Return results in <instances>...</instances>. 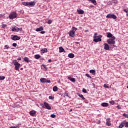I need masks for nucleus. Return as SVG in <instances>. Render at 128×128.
<instances>
[{
    "instance_id": "obj_41",
    "label": "nucleus",
    "mask_w": 128,
    "mask_h": 128,
    "mask_svg": "<svg viewBox=\"0 0 128 128\" xmlns=\"http://www.w3.org/2000/svg\"><path fill=\"white\" fill-rule=\"evenodd\" d=\"M54 97L52 96H49V99L50 100H54Z\"/></svg>"
},
{
    "instance_id": "obj_29",
    "label": "nucleus",
    "mask_w": 128,
    "mask_h": 128,
    "mask_svg": "<svg viewBox=\"0 0 128 128\" xmlns=\"http://www.w3.org/2000/svg\"><path fill=\"white\" fill-rule=\"evenodd\" d=\"M2 28H6L8 26V25L6 24H2V26H1Z\"/></svg>"
},
{
    "instance_id": "obj_1",
    "label": "nucleus",
    "mask_w": 128,
    "mask_h": 128,
    "mask_svg": "<svg viewBox=\"0 0 128 128\" xmlns=\"http://www.w3.org/2000/svg\"><path fill=\"white\" fill-rule=\"evenodd\" d=\"M22 4L26 6H36L34 2H22Z\"/></svg>"
},
{
    "instance_id": "obj_32",
    "label": "nucleus",
    "mask_w": 128,
    "mask_h": 128,
    "mask_svg": "<svg viewBox=\"0 0 128 128\" xmlns=\"http://www.w3.org/2000/svg\"><path fill=\"white\" fill-rule=\"evenodd\" d=\"M122 116H124V118H128V114L124 113V114H123Z\"/></svg>"
},
{
    "instance_id": "obj_58",
    "label": "nucleus",
    "mask_w": 128,
    "mask_h": 128,
    "mask_svg": "<svg viewBox=\"0 0 128 128\" xmlns=\"http://www.w3.org/2000/svg\"><path fill=\"white\" fill-rule=\"evenodd\" d=\"M58 83L60 82V80H58Z\"/></svg>"
},
{
    "instance_id": "obj_54",
    "label": "nucleus",
    "mask_w": 128,
    "mask_h": 128,
    "mask_svg": "<svg viewBox=\"0 0 128 128\" xmlns=\"http://www.w3.org/2000/svg\"><path fill=\"white\" fill-rule=\"evenodd\" d=\"M18 60H22V58H18Z\"/></svg>"
},
{
    "instance_id": "obj_42",
    "label": "nucleus",
    "mask_w": 128,
    "mask_h": 128,
    "mask_svg": "<svg viewBox=\"0 0 128 128\" xmlns=\"http://www.w3.org/2000/svg\"><path fill=\"white\" fill-rule=\"evenodd\" d=\"M110 104H114V100L110 101Z\"/></svg>"
},
{
    "instance_id": "obj_60",
    "label": "nucleus",
    "mask_w": 128,
    "mask_h": 128,
    "mask_svg": "<svg viewBox=\"0 0 128 128\" xmlns=\"http://www.w3.org/2000/svg\"><path fill=\"white\" fill-rule=\"evenodd\" d=\"M70 110L72 111V110Z\"/></svg>"
},
{
    "instance_id": "obj_16",
    "label": "nucleus",
    "mask_w": 128,
    "mask_h": 128,
    "mask_svg": "<svg viewBox=\"0 0 128 128\" xmlns=\"http://www.w3.org/2000/svg\"><path fill=\"white\" fill-rule=\"evenodd\" d=\"M106 34H107V38H112V36H114L110 32H107Z\"/></svg>"
},
{
    "instance_id": "obj_44",
    "label": "nucleus",
    "mask_w": 128,
    "mask_h": 128,
    "mask_svg": "<svg viewBox=\"0 0 128 128\" xmlns=\"http://www.w3.org/2000/svg\"><path fill=\"white\" fill-rule=\"evenodd\" d=\"M97 38H102V35H99L98 36H97Z\"/></svg>"
},
{
    "instance_id": "obj_36",
    "label": "nucleus",
    "mask_w": 128,
    "mask_h": 128,
    "mask_svg": "<svg viewBox=\"0 0 128 128\" xmlns=\"http://www.w3.org/2000/svg\"><path fill=\"white\" fill-rule=\"evenodd\" d=\"M104 88H109L108 84H104Z\"/></svg>"
},
{
    "instance_id": "obj_40",
    "label": "nucleus",
    "mask_w": 128,
    "mask_h": 128,
    "mask_svg": "<svg viewBox=\"0 0 128 128\" xmlns=\"http://www.w3.org/2000/svg\"><path fill=\"white\" fill-rule=\"evenodd\" d=\"M52 21L51 20H48L47 24H52Z\"/></svg>"
},
{
    "instance_id": "obj_13",
    "label": "nucleus",
    "mask_w": 128,
    "mask_h": 128,
    "mask_svg": "<svg viewBox=\"0 0 128 128\" xmlns=\"http://www.w3.org/2000/svg\"><path fill=\"white\" fill-rule=\"evenodd\" d=\"M20 28L16 26L13 27L12 28V32H18Z\"/></svg>"
},
{
    "instance_id": "obj_31",
    "label": "nucleus",
    "mask_w": 128,
    "mask_h": 128,
    "mask_svg": "<svg viewBox=\"0 0 128 128\" xmlns=\"http://www.w3.org/2000/svg\"><path fill=\"white\" fill-rule=\"evenodd\" d=\"M6 78V77L4 76H0V80H4Z\"/></svg>"
},
{
    "instance_id": "obj_30",
    "label": "nucleus",
    "mask_w": 128,
    "mask_h": 128,
    "mask_svg": "<svg viewBox=\"0 0 128 128\" xmlns=\"http://www.w3.org/2000/svg\"><path fill=\"white\" fill-rule=\"evenodd\" d=\"M68 80H74L76 79L74 78L68 76Z\"/></svg>"
},
{
    "instance_id": "obj_23",
    "label": "nucleus",
    "mask_w": 128,
    "mask_h": 128,
    "mask_svg": "<svg viewBox=\"0 0 128 128\" xmlns=\"http://www.w3.org/2000/svg\"><path fill=\"white\" fill-rule=\"evenodd\" d=\"M88 2H92L94 6H96V0H88Z\"/></svg>"
},
{
    "instance_id": "obj_57",
    "label": "nucleus",
    "mask_w": 128,
    "mask_h": 128,
    "mask_svg": "<svg viewBox=\"0 0 128 128\" xmlns=\"http://www.w3.org/2000/svg\"><path fill=\"white\" fill-rule=\"evenodd\" d=\"M126 16H128V13H126Z\"/></svg>"
},
{
    "instance_id": "obj_45",
    "label": "nucleus",
    "mask_w": 128,
    "mask_h": 128,
    "mask_svg": "<svg viewBox=\"0 0 128 128\" xmlns=\"http://www.w3.org/2000/svg\"><path fill=\"white\" fill-rule=\"evenodd\" d=\"M124 12H126V14H128V10H126V9H124Z\"/></svg>"
},
{
    "instance_id": "obj_22",
    "label": "nucleus",
    "mask_w": 128,
    "mask_h": 128,
    "mask_svg": "<svg viewBox=\"0 0 128 128\" xmlns=\"http://www.w3.org/2000/svg\"><path fill=\"white\" fill-rule=\"evenodd\" d=\"M90 73L92 74L93 76H96V70H90Z\"/></svg>"
},
{
    "instance_id": "obj_56",
    "label": "nucleus",
    "mask_w": 128,
    "mask_h": 128,
    "mask_svg": "<svg viewBox=\"0 0 128 128\" xmlns=\"http://www.w3.org/2000/svg\"><path fill=\"white\" fill-rule=\"evenodd\" d=\"M72 82H76L75 80H72Z\"/></svg>"
},
{
    "instance_id": "obj_52",
    "label": "nucleus",
    "mask_w": 128,
    "mask_h": 128,
    "mask_svg": "<svg viewBox=\"0 0 128 128\" xmlns=\"http://www.w3.org/2000/svg\"><path fill=\"white\" fill-rule=\"evenodd\" d=\"M75 44H80V42H75Z\"/></svg>"
},
{
    "instance_id": "obj_55",
    "label": "nucleus",
    "mask_w": 128,
    "mask_h": 128,
    "mask_svg": "<svg viewBox=\"0 0 128 128\" xmlns=\"http://www.w3.org/2000/svg\"><path fill=\"white\" fill-rule=\"evenodd\" d=\"M85 32H88V30H86Z\"/></svg>"
},
{
    "instance_id": "obj_50",
    "label": "nucleus",
    "mask_w": 128,
    "mask_h": 128,
    "mask_svg": "<svg viewBox=\"0 0 128 128\" xmlns=\"http://www.w3.org/2000/svg\"><path fill=\"white\" fill-rule=\"evenodd\" d=\"M66 96H68V93L66 92Z\"/></svg>"
},
{
    "instance_id": "obj_38",
    "label": "nucleus",
    "mask_w": 128,
    "mask_h": 128,
    "mask_svg": "<svg viewBox=\"0 0 128 128\" xmlns=\"http://www.w3.org/2000/svg\"><path fill=\"white\" fill-rule=\"evenodd\" d=\"M12 46H14V48H16V46H18V44L16 43H13Z\"/></svg>"
},
{
    "instance_id": "obj_26",
    "label": "nucleus",
    "mask_w": 128,
    "mask_h": 128,
    "mask_svg": "<svg viewBox=\"0 0 128 128\" xmlns=\"http://www.w3.org/2000/svg\"><path fill=\"white\" fill-rule=\"evenodd\" d=\"M53 90H54V92H58V86H54L53 88Z\"/></svg>"
},
{
    "instance_id": "obj_51",
    "label": "nucleus",
    "mask_w": 128,
    "mask_h": 128,
    "mask_svg": "<svg viewBox=\"0 0 128 128\" xmlns=\"http://www.w3.org/2000/svg\"><path fill=\"white\" fill-rule=\"evenodd\" d=\"M48 62H52V60H48Z\"/></svg>"
},
{
    "instance_id": "obj_37",
    "label": "nucleus",
    "mask_w": 128,
    "mask_h": 128,
    "mask_svg": "<svg viewBox=\"0 0 128 128\" xmlns=\"http://www.w3.org/2000/svg\"><path fill=\"white\" fill-rule=\"evenodd\" d=\"M56 114H52L50 115V118H56Z\"/></svg>"
},
{
    "instance_id": "obj_28",
    "label": "nucleus",
    "mask_w": 128,
    "mask_h": 128,
    "mask_svg": "<svg viewBox=\"0 0 128 128\" xmlns=\"http://www.w3.org/2000/svg\"><path fill=\"white\" fill-rule=\"evenodd\" d=\"M40 82H42V83H46V82H48V84L50 83V80H40Z\"/></svg>"
},
{
    "instance_id": "obj_17",
    "label": "nucleus",
    "mask_w": 128,
    "mask_h": 128,
    "mask_svg": "<svg viewBox=\"0 0 128 128\" xmlns=\"http://www.w3.org/2000/svg\"><path fill=\"white\" fill-rule=\"evenodd\" d=\"M59 52H66V51L64 50V49L63 48L62 46H60L59 48Z\"/></svg>"
},
{
    "instance_id": "obj_33",
    "label": "nucleus",
    "mask_w": 128,
    "mask_h": 128,
    "mask_svg": "<svg viewBox=\"0 0 128 128\" xmlns=\"http://www.w3.org/2000/svg\"><path fill=\"white\" fill-rule=\"evenodd\" d=\"M82 92H84V94H86L88 92V91H86V90L84 88L82 89Z\"/></svg>"
},
{
    "instance_id": "obj_43",
    "label": "nucleus",
    "mask_w": 128,
    "mask_h": 128,
    "mask_svg": "<svg viewBox=\"0 0 128 128\" xmlns=\"http://www.w3.org/2000/svg\"><path fill=\"white\" fill-rule=\"evenodd\" d=\"M4 48H6V50H8V48H10V46H8V45H6L4 46Z\"/></svg>"
},
{
    "instance_id": "obj_48",
    "label": "nucleus",
    "mask_w": 128,
    "mask_h": 128,
    "mask_svg": "<svg viewBox=\"0 0 128 128\" xmlns=\"http://www.w3.org/2000/svg\"><path fill=\"white\" fill-rule=\"evenodd\" d=\"M116 108H118V110H120V106H116Z\"/></svg>"
},
{
    "instance_id": "obj_3",
    "label": "nucleus",
    "mask_w": 128,
    "mask_h": 128,
    "mask_svg": "<svg viewBox=\"0 0 128 128\" xmlns=\"http://www.w3.org/2000/svg\"><path fill=\"white\" fill-rule=\"evenodd\" d=\"M114 40H116V37L112 36V38L108 39L106 41V42H108V44H116V41Z\"/></svg>"
},
{
    "instance_id": "obj_24",
    "label": "nucleus",
    "mask_w": 128,
    "mask_h": 128,
    "mask_svg": "<svg viewBox=\"0 0 128 128\" xmlns=\"http://www.w3.org/2000/svg\"><path fill=\"white\" fill-rule=\"evenodd\" d=\"M78 96L80 98H82V100H86V98H84V96L83 94H78Z\"/></svg>"
},
{
    "instance_id": "obj_8",
    "label": "nucleus",
    "mask_w": 128,
    "mask_h": 128,
    "mask_svg": "<svg viewBox=\"0 0 128 128\" xmlns=\"http://www.w3.org/2000/svg\"><path fill=\"white\" fill-rule=\"evenodd\" d=\"M14 66H15V70H18V69L20 68V64L18 63V62H14Z\"/></svg>"
},
{
    "instance_id": "obj_27",
    "label": "nucleus",
    "mask_w": 128,
    "mask_h": 128,
    "mask_svg": "<svg viewBox=\"0 0 128 128\" xmlns=\"http://www.w3.org/2000/svg\"><path fill=\"white\" fill-rule=\"evenodd\" d=\"M124 126V123L123 122H121V124H120L118 128H122Z\"/></svg>"
},
{
    "instance_id": "obj_53",
    "label": "nucleus",
    "mask_w": 128,
    "mask_h": 128,
    "mask_svg": "<svg viewBox=\"0 0 128 128\" xmlns=\"http://www.w3.org/2000/svg\"><path fill=\"white\" fill-rule=\"evenodd\" d=\"M10 128H16V126H10Z\"/></svg>"
},
{
    "instance_id": "obj_12",
    "label": "nucleus",
    "mask_w": 128,
    "mask_h": 128,
    "mask_svg": "<svg viewBox=\"0 0 128 128\" xmlns=\"http://www.w3.org/2000/svg\"><path fill=\"white\" fill-rule=\"evenodd\" d=\"M94 42H102V38H94Z\"/></svg>"
},
{
    "instance_id": "obj_49",
    "label": "nucleus",
    "mask_w": 128,
    "mask_h": 128,
    "mask_svg": "<svg viewBox=\"0 0 128 128\" xmlns=\"http://www.w3.org/2000/svg\"><path fill=\"white\" fill-rule=\"evenodd\" d=\"M43 67L44 68H46V70L48 68H46V65H43Z\"/></svg>"
},
{
    "instance_id": "obj_20",
    "label": "nucleus",
    "mask_w": 128,
    "mask_h": 128,
    "mask_svg": "<svg viewBox=\"0 0 128 128\" xmlns=\"http://www.w3.org/2000/svg\"><path fill=\"white\" fill-rule=\"evenodd\" d=\"M41 52L42 54H44V52H48V49L46 48H44L41 50Z\"/></svg>"
},
{
    "instance_id": "obj_35",
    "label": "nucleus",
    "mask_w": 128,
    "mask_h": 128,
    "mask_svg": "<svg viewBox=\"0 0 128 128\" xmlns=\"http://www.w3.org/2000/svg\"><path fill=\"white\" fill-rule=\"evenodd\" d=\"M98 33L96 32H95L94 34V38H98Z\"/></svg>"
},
{
    "instance_id": "obj_59",
    "label": "nucleus",
    "mask_w": 128,
    "mask_h": 128,
    "mask_svg": "<svg viewBox=\"0 0 128 128\" xmlns=\"http://www.w3.org/2000/svg\"><path fill=\"white\" fill-rule=\"evenodd\" d=\"M127 88H128V86H127Z\"/></svg>"
},
{
    "instance_id": "obj_25",
    "label": "nucleus",
    "mask_w": 128,
    "mask_h": 128,
    "mask_svg": "<svg viewBox=\"0 0 128 128\" xmlns=\"http://www.w3.org/2000/svg\"><path fill=\"white\" fill-rule=\"evenodd\" d=\"M34 58L38 60V58H40V54H36L34 55Z\"/></svg>"
},
{
    "instance_id": "obj_39",
    "label": "nucleus",
    "mask_w": 128,
    "mask_h": 128,
    "mask_svg": "<svg viewBox=\"0 0 128 128\" xmlns=\"http://www.w3.org/2000/svg\"><path fill=\"white\" fill-rule=\"evenodd\" d=\"M86 76H87V78H92V76H90V74H86Z\"/></svg>"
},
{
    "instance_id": "obj_18",
    "label": "nucleus",
    "mask_w": 128,
    "mask_h": 128,
    "mask_svg": "<svg viewBox=\"0 0 128 128\" xmlns=\"http://www.w3.org/2000/svg\"><path fill=\"white\" fill-rule=\"evenodd\" d=\"M68 56L70 58H74V54L72 53H70L68 54Z\"/></svg>"
},
{
    "instance_id": "obj_6",
    "label": "nucleus",
    "mask_w": 128,
    "mask_h": 128,
    "mask_svg": "<svg viewBox=\"0 0 128 128\" xmlns=\"http://www.w3.org/2000/svg\"><path fill=\"white\" fill-rule=\"evenodd\" d=\"M10 38L12 40H20V36H18L16 35H12L11 36Z\"/></svg>"
},
{
    "instance_id": "obj_14",
    "label": "nucleus",
    "mask_w": 128,
    "mask_h": 128,
    "mask_svg": "<svg viewBox=\"0 0 128 128\" xmlns=\"http://www.w3.org/2000/svg\"><path fill=\"white\" fill-rule=\"evenodd\" d=\"M29 114L30 116H36V111L34 110L30 111Z\"/></svg>"
},
{
    "instance_id": "obj_46",
    "label": "nucleus",
    "mask_w": 128,
    "mask_h": 128,
    "mask_svg": "<svg viewBox=\"0 0 128 128\" xmlns=\"http://www.w3.org/2000/svg\"><path fill=\"white\" fill-rule=\"evenodd\" d=\"M40 34H46V31H41Z\"/></svg>"
},
{
    "instance_id": "obj_7",
    "label": "nucleus",
    "mask_w": 128,
    "mask_h": 128,
    "mask_svg": "<svg viewBox=\"0 0 128 128\" xmlns=\"http://www.w3.org/2000/svg\"><path fill=\"white\" fill-rule=\"evenodd\" d=\"M44 106L42 107L44 108H46V110H52V107H50L48 103H47L46 102H44Z\"/></svg>"
},
{
    "instance_id": "obj_2",
    "label": "nucleus",
    "mask_w": 128,
    "mask_h": 128,
    "mask_svg": "<svg viewBox=\"0 0 128 128\" xmlns=\"http://www.w3.org/2000/svg\"><path fill=\"white\" fill-rule=\"evenodd\" d=\"M76 30H78V28L76 27H72V30H70L68 33L70 36L74 38V33L76 32Z\"/></svg>"
},
{
    "instance_id": "obj_21",
    "label": "nucleus",
    "mask_w": 128,
    "mask_h": 128,
    "mask_svg": "<svg viewBox=\"0 0 128 128\" xmlns=\"http://www.w3.org/2000/svg\"><path fill=\"white\" fill-rule=\"evenodd\" d=\"M101 106H104L105 108H106V106H108V104L106 102H103L101 104Z\"/></svg>"
},
{
    "instance_id": "obj_5",
    "label": "nucleus",
    "mask_w": 128,
    "mask_h": 128,
    "mask_svg": "<svg viewBox=\"0 0 128 128\" xmlns=\"http://www.w3.org/2000/svg\"><path fill=\"white\" fill-rule=\"evenodd\" d=\"M106 18H112L113 20H116V16L114 14H108Z\"/></svg>"
},
{
    "instance_id": "obj_4",
    "label": "nucleus",
    "mask_w": 128,
    "mask_h": 128,
    "mask_svg": "<svg viewBox=\"0 0 128 128\" xmlns=\"http://www.w3.org/2000/svg\"><path fill=\"white\" fill-rule=\"evenodd\" d=\"M16 18V12H11L9 15V18H10V20H14V18Z\"/></svg>"
},
{
    "instance_id": "obj_47",
    "label": "nucleus",
    "mask_w": 128,
    "mask_h": 128,
    "mask_svg": "<svg viewBox=\"0 0 128 128\" xmlns=\"http://www.w3.org/2000/svg\"><path fill=\"white\" fill-rule=\"evenodd\" d=\"M40 80H46V78H42L40 79Z\"/></svg>"
},
{
    "instance_id": "obj_9",
    "label": "nucleus",
    "mask_w": 128,
    "mask_h": 128,
    "mask_svg": "<svg viewBox=\"0 0 128 128\" xmlns=\"http://www.w3.org/2000/svg\"><path fill=\"white\" fill-rule=\"evenodd\" d=\"M106 124L108 126H112V123H110V118H107L106 120Z\"/></svg>"
},
{
    "instance_id": "obj_34",
    "label": "nucleus",
    "mask_w": 128,
    "mask_h": 128,
    "mask_svg": "<svg viewBox=\"0 0 128 128\" xmlns=\"http://www.w3.org/2000/svg\"><path fill=\"white\" fill-rule=\"evenodd\" d=\"M124 126L126 128H128V122H126L125 123H124Z\"/></svg>"
},
{
    "instance_id": "obj_15",
    "label": "nucleus",
    "mask_w": 128,
    "mask_h": 128,
    "mask_svg": "<svg viewBox=\"0 0 128 128\" xmlns=\"http://www.w3.org/2000/svg\"><path fill=\"white\" fill-rule=\"evenodd\" d=\"M24 60L28 64V62H30V60L28 57H24Z\"/></svg>"
},
{
    "instance_id": "obj_11",
    "label": "nucleus",
    "mask_w": 128,
    "mask_h": 128,
    "mask_svg": "<svg viewBox=\"0 0 128 128\" xmlns=\"http://www.w3.org/2000/svg\"><path fill=\"white\" fill-rule=\"evenodd\" d=\"M77 12L78 14H84V11L81 9L77 10Z\"/></svg>"
},
{
    "instance_id": "obj_10",
    "label": "nucleus",
    "mask_w": 128,
    "mask_h": 128,
    "mask_svg": "<svg viewBox=\"0 0 128 128\" xmlns=\"http://www.w3.org/2000/svg\"><path fill=\"white\" fill-rule=\"evenodd\" d=\"M104 50H110V46L108 44L104 43Z\"/></svg>"
},
{
    "instance_id": "obj_19",
    "label": "nucleus",
    "mask_w": 128,
    "mask_h": 128,
    "mask_svg": "<svg viewBox=\"0 0 128 128\" xmlns=\"http://www.w3.org/2000/svg\"><path fill=\"white\" fill-rule=\"evenodd\" d=\"M42 30H44V28L42 26L36 28V32H42Z\"/></svg>"
}]
</instances>
